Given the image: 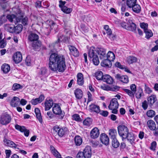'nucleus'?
I'll return each instance as SVG.
<instances>
[{"instance_id":"obj_21","label":"nucleus","mask_w":158,"mask_h":158,"mask_svg":"<svg viewBox=\"0 0 158 158\" xmlns=\"http://www.w3.org/2000/svg\"><path fill=\"white\" fill-rule=\"evenodd\" d=\"M101 65L106 69L110 68L112 66L111 62L106 59L103 60L101 63Z\"/></svg>"},{"instance_id":"obj_36","label":"nucleus","mask_w":158,"mask_h":158,"mask_svg":"<svg viewBox=\"0 0 158 158\" xmlns=\"http://www.w3.org/2000/svg\"><path fill=\"white\" fill-rule=\"evenodd\" d=\"M90 109L92 111L98 114L99 113V106L94 104H92L89 106Z\"/></svg>"},{"instance_id":"obj_12","label":"nucleus","mask_w":158,"mask_h":158,"mask_svg":"<svg viewBox=\"0 0 158 158\" xmlns=\"http://www.w3.org/2000/svg\"><path fill=\"white\" fill-rule=\"evenodd\" d=\"M13 60L16 64H18L22 60V56L20 52H18L15 53L13 56Z\"/></svg>"},{"instance_id":"obj_46","label":"nucleus","mask_w":158,"mask_h":158,"mask_svg":"<svg viewBox=\"0 0 158 158\" xmlns=\"http://www.w3.org/2000/svg\"><path fill=\"white\" fill-rule=\"evenodd\" d=\"M7 44V41L5 38H3V40L0 41V48H5Z\"/></svg>"},{"instance_id":"obj_54","label":"nucleus","mask_w":158,"mask_h":158,"mask_svg":"<svg viewBox=\"0 0 158 158\" xmlns=\"http://www.w3.org/2000/svg\"><path fill=\"white\" fill-rule=\"evenodd\" d=\"M73 119L77 122L81 121L80 115L77 114H75L72 116Z\"/></svg>"},{"instance_id":"obj_37","label":"nucleus","mask_w":158,"mask_h":158,"mask_svg":"<svg viewBox=\"0 0 158 158\" xmlns=\"http://www.w3.org/2000/svg\"><path fill=\"white\" fill-rule=\"evenodd\" d=\"M126 138L128 140H129L131 144H132L135 140V137L133 134L129 133L127 135Z\"/></svg>"},{"instance_id":"obj_26","label":"nucleus","mask_w":158,"mask_h":158,"mask_svg":"<svg viewBox=\"0 0 158 158\" xmlns=\"http://www.w3.org/2000/svg\"><path fill=\"white\" fill-rule=\"evenodd\" d=\"M77 83L79 85H82L84 82L83 75L81 73H79L77 75Z\"/></svg>"},{"instance_id":"obj_61","label":"nucleus","mask_w":158,"mask_h":158,"mask_svg":"<svg viewBox=\"0 0 158 158\" xmlns=\"http://www.w3.org/2000/svg\"><path fill=\"white\" fill-rule=\"evenodd\" d=\"M99 114L104 117H107L108 115V112L106 110H99Z\"/></svg>"},{"instance_id":"obj_13","label":"nucleus","mask_w":158,"mask_h":158,"mask_svg":"<svg viewBox=\"0 0 158 158\" xmlns=\"http://www.w3.org/2000/svg\"><path fill=\"white\" fill-rule=\"evenodd\" d=\"M68 48L70 51V55L75 57H78L79 55V53L78 50L74 46L68 45Z\"/></svg>"},{"instance_id":"obj_45","label":"nucleus","mask_w":158,"mask_h":158,"mask_svg":"<svg viewBox=\"0 0 158 158\" xmlns=\"http://www.w3.org/2000/svg\"><path fill=\"white\" fill-rule=\"evenodd\" d=\"M123 90L130 97L132 98L134 97V94H135L133 91H131L130 90L126 89H124Z\"/></svg>"},{"instance_id":"obj_32","label":"nucleus","mask_w":158,"mask_h":158,"mask_svg":"<svg viewBox=\"0 0 158 158\" xmlns=\"http://www.w3.org/2000/svg\"><path fill=\"white\" fill-rule=\"evenodd\" d=\"M74 142L76 146H79L82 143V139L80 136L77 135L75 137Z\"/></svg>"},{"instance_id":"obj_34","label":"nucleus","mask_w":158,"mask_h":158,"mask_svg":"<svg viewBox=\"0 0 158 158\" xmlns=\"http://www.w3.org/2000/svg\"><path fill=\"white\" fill-rule=\"evenodd\" d=\"M137 58L133 56H130L127 58V61L129 64H131L137 62Z\"/></svg>"},{"instance_id":"obj_17","label":"nucleus","mask_w":158,"mask_h":158,"mask_svg":"<svg viewBox=\"0 0 158 158\" xmlns=\"http://www.w3.org/2000/svg\"><path fill=\"white\" fill-rule=\"evenodd\" d=\"M100 140L101 142L106 145H108L109 143V139L105 134L102 133L100 135Z\"/></svg>"},{"instance_id":"obj_40","label":"nucleus","mask_w":158,"mask_h":158,"mask_svg":"<svg viewBox=\"0 0 158 158\" xmlns=\"http://www.w3.org/2000/svg\"><path fill=\"white\" fill-rule=\"evenodd\" d=\"M136 0H127V5L130 8H131L136 3Z\"/></svg>"},{"instance_id":"obj_51","label":"nucleus","mask_w":158,"mask_h":158,"mask_svg":"<svg viewBox=\"0 0 158 158\" xmlns=\"http://www.w3.org/2000/svg\"><path fill=\"white\" fill-rule=\"evenodd\" d=\"M144 32L146 34L145 37L147 39H149L153 35V33L151 30H148Z\"/></svg>"},{"instance_id":"obj_24","label":"nucleus","mask_w":158,"mask_h":158,"mask_svg":"<svg viewBox=\"0 0 158 158\" xmlns=\"http://www.w3.org/2000/svg\"><path fill=\"white\" fill-rule=\"evenodd\" d=\"M99 136V130L97 127H94L91 131L90 136L91 138L95 139Z\"/></svg>"},{"instance_id":"obj_35","label":"nucleus","mask_w":158,"mask_h":158,"mask_svg":"<svg viewBox=\"0 0 158 158\" xmlns=\"http://www.w3.org/2000/svg\"><path fill=\"white\" fill-rule=\"evenodd\" d=\"M156 100V96L154 95H152L149 97L148 99V102L151 106L152 105Z\"/></svg>"},{"instance_id":"obj_5","label":"nucleus","mask_w":158,"mask_h":158,"mask_svg":"<svg viewBox=\"0 0 158 158\" xmlns=\"http://www.w3.org/2000/svg\"><path fill=\"white\" fill-rule=\"evenodd\" d=\"M118 130L119 136L122 137V139H126L127 135L129 133L128 129L124 125L119 126L118 127Z\"/></svg>"},{"instance_id":"obj_53","label":"nucleus","mask_w":158,"mask_h":158,"mask_svg":"<svg viewBox=\"0 0 158 158\" xmlns=\"http://www.w3.org/2000/svg\"><path fill=\"white\" fill-rule=\"evenodd\" d=\"M140 27L142 29H143L144 32L145 31L148 30V25L147 23H140Z\"/></svg>"},{"instance_id":"obj_23","label":"nucleus","mask_w":158,"mask_h":158,"mask_svg":"<svg viewBox=\"0 0 158 158\" xmlns=\"http://www.w3.org/2000/svg\"><path fill=\"white\" fill-rule=\"evenodd\" d=\"M5 145L10 147L16 148L17 145L13 142L6 139H5L3 140Z\"/></svg>"},{"instance_id":"obj_11","label":"nucleus","mask_w":158,"mask_h":158,"mask_svg":"<svg viewBox=\"0 0 158 158\" xmlns=\"http://www.w3.org/2000/svg\"><path fill=\"white\" fill-rule=\"evenodd\" d=\"M115 77L117 80L124 83H127L129 81L128 78L127 76L122 75L119 74H117Z\"/></svg>"},{"instance_id":"obj_49","label":"nucleus","mask_w":158,"mask_h":158,"mask_svg":"<svg viewBox=\"0 0 158 158\" xmlns=\"http://www.w3.org/2000/svg\"><path fill=\"white\" fill-rule=\"evenodd\" d=\"M155 115V112L152 110H148L147 112V115L148 117H153Z\"/></svg>"},{"instance_id":"obj_3","label":"nucleus","mask_w":158,"mask_h":158,"mask_svg":"<svg viewBox=\"0 0 158 158\" xmlns=\"http://www.w3.org/2000/svg\"><path fill=\"white\" fill-rule=\"evenodd\" d=\"M99 54L98 51L96 50L95 48L92 47L90 48L88 54L89 57L91 58H93V61L94 64L98 65L99 64V59L97 54Z\"/></svg>"},{"instance_id":"obj_39","label":"nucleus","mask_w":158,"mask_h":158,"mask_svg":"<svg viewBox=\"0 0 158 158\" xmlns=\"http://www.w3.org/2000/svg\"><path fill=\"white\" fill-rule=\"evenodd\" d=\"M111 144L112 147L114 148H118L120 145L119 142L116 138L112 139Z\"/></svg>"},{"instance_id":"obj_7","label":"nucleus","mask_w":158,"mask_h":158,"mask_svg":"<svg viewBox=\"0 0 158 158\" xmlns=\"http://www.w3.org/2000/svg\"><path fill=\"white\" fill-rule=\"evenodd\" d=\"M52 111L55 114L60 115V119H63L64 115V112L62 111L59 104H54V106L52 108Z\"/></svg>"},{"instance_id":"obj_22","label":"nucleus","mask_w":158,"mask_h":158,"mask_svg":"<svg viewBox=\"0 0 158 158\" xmlns=\"http://www.w3.org/2000/svg\"><path fill=\"white\" fill-rule=\"evenodd\" d=\"M44 97L43 95H41L38 98L31 100V103L34 105H36L38 103H40L44 99Z\"/></svg>"},{"instance_id":"obj_29","label":"nucleus","mask_w":158,"mask_h":158,"mask_svg":"<svg viewBox=\"0 0 158 158\" xmlns=\"http://www.w3.org/2000/svg\"><path fill=\"white\" fill-rule=\"evenodd\" d=\"M147 124L150 130H154L156 129V124L153 120H148L147 122Z\"/></svg>"},{"instance_id":"obj_30","label":"nucleus","mask_w":158,"mask_h":158,"mask_svg":"<svg viewBox=\"0 0 158 158\" xmlns=\"http://www.w3.org/2000/svg\"><path fill=\"white\" fill-rule=\"evenodd\" d=\"M106 57H107L106 59L110 61L111 62V61H113L115 59L114 54L111 51H109L108 52Z\"/></svg>"},{"instance_id":"obj_62","label":"nucleus","mask_w":158,"mask_h":158,"mask_svg":"<svg viewBox=\"0 0 158 158\" xmlns=\"http://www.w3.org/2000/svg\"><path fill=\"white\" fill-rule=\"evenodd\" d=\"M118 5L119 6H121V10L122 12H124L125 11L126 8V5L125 4H123L121 2H118Z\"/></svg>"},{"instance_id":"obj_43","label":"nucleus","mask_w":158,"mask_h":158,"mask_svg":"<svg viewBox=\"0 0 158 158\" xmlns=\"http://www.w3.org/2000/svg\"><path fill=\"white\" fill-rule=\"evenodd\" d=\"M22 20V23L24 25H26L27 24L28 21V18L26 16L24 17L23 16H21L18 17Z\"/></svg>"},{"instance_id":"obj_56","label":"nucleus","mask_w":158,"mask_h":158,"mask_svg":"<svg viewBox=\"0 0 158 158\" xmlns=\"http://www.w3.org/2000/svg\"><path fill=\"white\" fill-rule=\"evenodd\" d=\"M52 153L56 158H62L60 154L56 149Z\"/></svg>"},{"instance_id":"obj_2","label":"nucleus","mask_w":158,"mask_h":158,"mask_svg":"<svg viewBox=\"0 0 158 158\" xmlns=\"http://www.w3.org/2000/svg\"><path fill=\"white\" fill-rule=\"evenodd\" d=\"M39 39L38 35L34 32H30L28 35V40L32 42V46L34 49H38L41 46V43L39 41Z\"/></svg>"},{"instance_id":"obj_31","label":"nucleus","mask_w":158,"mask_h":158,"mask_svg":"<svg viewBox=\"0 0 158 158\" xmlns=\"http://www.w3.org/2000/svg\"><path fill=\"white\" fill-rule=\"evenodd\" d=\"M106 50L102 48H99V58L102 59L106 58Z\"/></svg>"},{"instance_id":"obj_9","label":"nucleus","mask_w":158,"mask_h":158,"mask_svg":"<svg viewBox=\"0 0 158 158\" xmlns=\"http://www.w3.org/2000/svg\"><path fill=\"white\" fill-rule=\"evenodd\" d=\"M127 28H126V30L135 32L136 28V25L132 20L129 19L127 22Z\"/></svg>"},{"instance_id":"obj_64","label":"nucleus","mask_w":158,"mask_h":158,"mask_svg":"<svg viewBox=\"0 0 158 158\" xmlns=\"http://www.w3.org/2000/svg\"><path fill=\"white\" fill-rule=\"evenodd\" d=\"M142 107L144 110H146L148 108V103L146 100L144 101L142 103Z\"/></svg>"},{"instance_id":"obj_59","label":"nucleus","mask_w":158,"mask_h":158,"mask_svg":"<svg viewBox=\"0 0 158 158\" xmlns=\"http://www.w3.org/2000/svg\"><path fill=\"white\" fill-rule=\"evenodd\" d=\"M100 88L103 90H110V86L105 84H103L101 85Z\"/></svg>"},{"instance_id":"obj_4","label":"nucleus","mask_w":158,"mask_h":158,"mask_svg":"<svg viewBox=\"0 0 158 158\" xmlns=\"http://www.w3.org/2000/svg\"><path fill=\"white\" fill-rule=\"evenodd\" d=\"M53 130L57 133L59 136L60 137H63L66 135L69 132V130L67 127H60L57 125L53 127Z\"/></svg>"},{"instance_id":"obj_25","label":"nucleus","mask_w":158,"mask_h":158,"mask_svg":"<svg viewBox=\"0 0 158 158\" xmlns=\"http://www.w3.org/2000/svg\"><path fill=\"white\" fill-rule=\"evenodd\" d=\"M19 100L20 99L18 97H14L10 102V105L13 107L17 106L18 105Z\"/></svg>"},{"instance_id":"obj_41","label":"nucleus","mask_w":158,"mask_h":158,"mask_svg":"<svg viewBox=\"0 0 158 158\" xmlns=\"http://www.w3.org/2000/svg\"><path fill=\"white\" fill-rule=\"evenodd\" d=\"M132 8L133 11L136 13H139L141 11L140 6L136 3Z\"/></svg>"},{"instance_id":"obj_52","label":"nucleus","mask_w":158,"mask_h":158,"mask_svg":"<svg viewBox=\"0 0 158 158\" xmlns=\"http://www.w3.org/2000/svg\"><path fill=\"white\" fill-rule=\"evenodd\" d=\"M7 21L6 17L3 15L0 17V26L2 25Z\"/></svg>"},{"instance_id":"obj_15","label":"nucleus","mask_w":158,"mask_h":158,"mask_svg":"<svg viewBox=\"0 0 158 158\" xmlns=\"http://www.w3.org/2000/svg\"><path fill=\"white\" fill-rule=\"evenodd\" d=\"M57 40L55 42L56 44L59 43L60 42H69L68 38L67 37L61 33H59L57 36Z\"/></svg>"},{"instance_id":"obj_38","label":"nucleus","mask_w":158,"mask_h":158,"mask_svg":"<svg viewBox=\"0 0 158 158\" xmlns=\"http://www.w3.org/2000/svg\"><path fill=\"white\" fill-rule=\"evenodd\" d=\"M92 119L90 118H87L85 119L83 122L84 125L89 126L92 124Z\"/></svg>"},{"instance_id":"obj_19","label":"nucleus","mask_w":158,"mask_h":158,"mask_svg":"<svg viewBox=\"0 0 158 158\" xmlns=\"http://www.w3.org/2000/svg\"><path fill=\"white\" fill-rule=\"evenodd\" d=\"M74 94L77 100H80L83 96L82 91L80 89L77 88L74 91Z\"/></svg>"},{"instance_id":"obj_44","label":"nucleus","mask_w":158,"mask_h":158,"mask_svg":"<svg viewBox=\"0 0 158 158\" xmlns=\"http://www.w3.org/2000/svg\"><path fill=\"white\" fill-rule=\"evenodd\" d=\"M22 88V86L20 84L15 83L13 85L12 89L13 91H15L19 89H21Z\"/></svg>"},{"instance_id":"obj_48","label":"nucleus","mask_w":158,"mask_h":158,"mask_svg":"<svg viewBox=\"0 0 158 158\" xmlns=\"http://www.w3.org/2000/svg\"><path fill=\"white\" fill-rule=\"evenodd\" d=\"M142 94H143V89L140 88L139 89L137 93L135 94V96L137 98L139 99L141 97Z\"/></svg>"},{"instance_id":"obj_63","label":"nucleus","mask_w":158,"mask_h":158,"mask_svg":"<svg viewBox=\"0 0 158 158\" xmlns=\"http://www.w3.org/2000/svg\"><path fill=\"white\" fill-rule=\"evenodd\" d=\"M7 29L8 31L10 33H15V27L8 26L7 27Z\"/></svg>"},{"instance_id":"obj_47","label":"nucleus","mask_w":158,"mask_h":158,"mask_svg":"<svg viewBox=\"0 0 158 158\" xmlns=\"http://www.w3.org/2000/svg\"><path fill=\"white\" fill-rule=\"evenodd\" d=\"M62 10L66 14H69L72 12V9L70 8H68L67 6H64L62 8Z\"/></svg>"},{"instance_id":"obj_10","label":"nucleus","mask_w":158,"mask_h":158,"mask_svg":"<svg viewBox=\"0 0 158 158\" xmlns=\"http://www.w3.org/2000/svg\"><path fill=\"white\" fill-rule=\"evenodd\" d=\"M85 158H90L92 155L91 148L89 146H87L82 152Z\"/></svg>"},{"instance_id":"obj_42","label":"nucleus","mask_w":158,"mask_h":158,"mask_svg":"<svg viewBox=\"0 0 158 158\" xmlns=\"http://www.w3.org/2000/svg\"><path fill=\"white\" fill-rule=\"evenodd\" d=\"M15 27V33L19 34L21 32L23 28V26L21 24H18Z\"/></svg>"},{"instance_id":"obj_8","label":"nucleus","mask_w":158,"mask_h":158,"mask_svg":"<svg viewBox=\"0 0 158 158\" xmlns=\"http://www.w3.org/2000/svg\"><path fill=\"white\" fill-rule=\"evenodd\" d=\"M11 119V116L6 113L3 114L0 118V123L2 125L9 123Z\"/></svg>"},{"instance_id":"obj_50","label":"nucleus","mask_w":158,"mask_h":158,"mask_svg":"<svg viewBox=\"0 0 158 158\" xmlns=\"http://www.w3.org/2000/svg\"><path fill=\"white\" fill-rule=\"evenodd\" d=\"M15 128L18 130L20 131L21 132H23L25 130V127L24 126H21L20 125H19L18 124H16L15 126Z\"/></svg>"},{"instance_id":"obj_1","label":"nucleus","mask_w":158,"mask_h":158,"mask_svg":"<svg viewBox=\"0 0 158 158\" xmlns=\"http://www.w3.org/2000/svg\"><path fill=\"white\" fill-rule=\"evenodd\" d=\"M49 68L54 72H63L65 70L66 66L64 56L56 53H52L49 58Z\"/></svg>"},{"instance_id":"obj_60","label":"nucleus","mask_w":158,"mask_h":158,"mask_svg":"<svg viewBox=\"0 0 158 158\" xmlns=\"http://www.w3.org/2000/svg\"><path fill=\"white\" fill-rule=\"evenodd\" d=\"M88 99L87 102V104H88V103L89 102L93 101V99L92 98V95L88 91L87 93Z\"/></svg>"},{"instance_id":"obj_55","label":"nucleus","mask_w":158,"mask_h":158,"mask_svg":"<svg viewBox=\"0 0 158 158\" xmlns=\"http://www.w3.org/2000/svg\"><path fill=\"white\" fill-rule=\"evenodd\" d=\"M156 141H154L151 143V146L150 147V149L153 151L156 150Z\"/></svg>"},{"instance_id":"obj_6","label":"nucleus","mask_w":158,"mask_h":158,"mask_svg":"<svg viewBox=\"0 0 158 158\" xmlns=\"http://www.w3.org/2000/svg\"><path fill=\"white\" fill-rule=\"evenodd\" d=\"M99 80H102L103 81L106 82L109 84H111L114 82L113 78L109 75L108 74L103 75L102 72L99 71Z\"/></svg>"},{"instance_id":"obj_28","label":"nucleus","mask_w":158,"mask_h":158,"mask_svg":"<svg viewBox=\"0 0 158 158\" xmlns=\"http://www.w3.org/2000/svg\"><path fill=\"white\" fill-rule=\"evenodd\" d=\"M2 70L4 73H7L9 72L10 69V65L6 64H3L1 67Z\"/></svg>"},{"instance_id":"obj_27","label":"nucleus","mask_w":158,"mask_h":158,"mask_svg":"<svg viewBox=\"0 0 158 158\" xmlns=\"http://www.w3.org/2000/svg\"><path fill=\"white\" fill-rule=\"evenodd\" d=\"M35 112L37 118L39 122L42 123L43 122V120L40 110L38 108H36L35 109Z\"/></svg>"},{"instance_id":"obj_16","label":"nucleus","mask_w":158,"mask_h":158,"mask_svg":"<svg viewBox=\"0 0 158 158\" xmlns=\"http://www.w3.org/2000/svg\"><path fill=\"white\" fill-rule=\"evenodd\" d=\"M118 105L117 99L116 98H112L110 101L108 108L109 109H113L114 108H118Z\"/></svg>"},{"instance_id":"obj_58","label":"nucleus","mask_w":158,"mask_h":158,"mask_svg":"<svg viewBox=\"0 0 158 158\" xmlns=\"http://www.w3.org/2000/svg\"><path fill=\"white\" fill-rule=\"evenodd\" d=\"M51 27L50 24L48 27H45L44 28L45 34L47 35H48L50 32V28Z\"/></svg>"},{"instance_id":"obj_33","label":"nucleus","mask_w":158,"mask_h":158,"mask_svg":"<svg viewBox=\"0 0 158 158\" xmlns=\"http://www.w3.org/2000/svg\"><path fill=\"white\" fill-rule=\"evenodd\" d=\"M117 135V132L116 130L112 129L109 130V135L111 139L116 138Z\"/></svg>"},{"instance_id":"obj_14","label":"nucleus","mask_w":158,"mask_h":158,"mask_svg":"<svg viewBox=\"0 0 158 158\" xmlns=\"http://www.w3.org/2000/svg\"><path fill=\"white\" fill-rule=\"evenodd\" d=\"M53 102L52 99L47 98L45 102V110H50L53 106Z\"/></svg>"},{"instance_id":"obj_57","label":"nucleus","mask_w":158,"mask_h":158,"mask_svg":"<svg viewBox=\"0 0 158 158\" xmlns=\"http://www.w3.org/2000/svg\"><path fill=\"white\" fill-rule=\"evenodd\" d=\"M119 89V87L117 85H112L110 86V91H118Z\"/></svg>"},{"instance_id":"obj_20","label":"nucleus","mask_w":158,"mask_h":158,"mask_svg":"<svg viewBox=\"0 0 158 158\" xmlns=\"http://www.w3.org/2000/svg\"><path fill=\"white\" fill-rule=\"evenodd\" d=\"M38 75L39 77L42 78H45L47 77V70L45 67L41 68L39 72Z\"/></svg>"},{"instance_id":"obj_18","label":"nucleus","mask_w":158,"mask_h":158,"mask_svg":"<svg viewBox=\"0 0 158 158\" xmlns=\"http://www.w3.org/2000/svg\"><path fill=\"white\" fill-rule=\"evenodd\" d=\"M6 19H8L10 22H12L13 21H15V23L19 22L21 21V19L16 17V16L14 15H7L6 17Z\"/></svg>"}]
</instances>
